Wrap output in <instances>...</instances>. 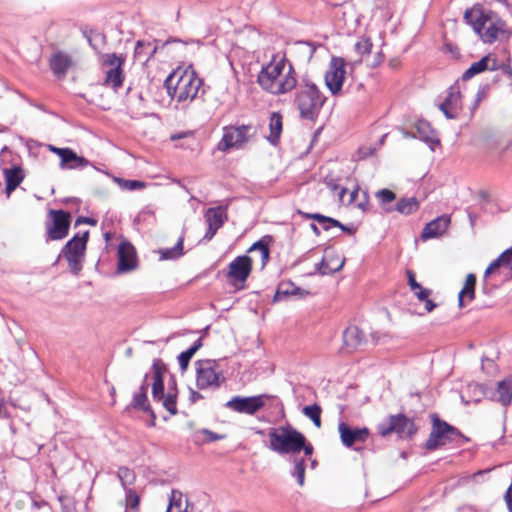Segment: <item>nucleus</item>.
I'll list each match as a JSON object with an SVG mask.
<instances>
[{
    "label": "nucleus",
    "mask_w": 512,
    "mask_h": 512,
    "mask_svg": "<svg viewBox=\"0 0 512 512\" xmlns=\"http://www.w3.org/2000/svg\"><path fill=\"white\" fill-rule=\"evenodd\" d=\"M125 60V56L117 55L115 53H108L103 56V65L107 67L104 85L111 87L114 90H117L122 86L124 80L122 67Z\"/></svg>",
    "instance_id": "obj_12"
},
{
    "label": "nucleus",
    "mask_w": 512,
    "mask_h": 512,
    "mask_svg": "<svg viewBox=\"0 0 512 512\" xmlns=\"http://www.w3.org/2000/svg\"><path fill=\"white\" fill-rule=\"evenodd\" d=\"M267 92L281 95L292 91L297 85L296 72L284 55H274L262 68L257 79Z\"/></svg>",
    "instance_id": "obj_1"
},
{
    "label": "nucleus",
    "mask_w": 512,
    "mask_h": 512,
    "mask_svg": "<svg viewBox=\"0 0 512 512\" xmlns=\"http://www.w3.org/2000/svg\"><path fill=\"white\" fill-rule=\"evenodd\" d=\"M271 240V237L266 236L260 239L259 241L255 242L250 248L249 252H258L260 254V260H261V266L264 267L268 260H269V247L268 242Z\"/></svg>",
    "instance_id": "obj_36"
},
{
    "label": "nucleus",
    "mask_w": 512,
    "mask_h": 512,
    "mask_svg": "<svg viewBox=\"0 0 512 512\" xmlns=\"http://www.w3.org/2000/svg\"><path fill=\"white\" fill-rule=\"evenodd\" d=\"M378 433L386 437L396 433L400 438H408L416 433L414 422L404 414L391 415L377 425Z\"/></svg>",
    "instance_id": "obj_10"
},
{
    "label": "nucleus",
    "mask_w": 512,
    "mask_h": 512,
    "mask_svg": "<svg viewBox=\"0 0 512 512\" xmlns=\"http://www.w3.org/2000/svg\"><path fill=\"white\" fill-rule=\"evenodd\" d=\"M252 130L251 125L225 127L222 139L217 146L218 150L226 152L232 148H242L252 137Z\"/></svg>",
    "instance_id": "obj_11"
},
{
    "label": "nucleus",
    "mask_w": 512,
    "mask_h": 512,
    "mask_svg": "<svg viewBox=\"0 0 512 512\" xmlns=\"http://www.w3.org/2000/svg\"><path fill=\"white\" fill-rule=\"evenodd\" d=\"M507 68L506 64L499 62L495 56L488 54L482 57L479 61L472 63L471 66L463 73L462 78L463 80H469L475 75L486 70L496 71Z\"/></svg>",
    "instance_id": "obj_22"
},
{
    "label": "nucleus",
    "mask_w": 512,
    "mask_h": 512,
    "mask_svg": "<svg viewBox=\"0 0 512 512\" xmlns=\"http://www.w3.org/2000/svg\"><path fill=\"white\" fill-rule=\"evenodd\" d=\"M5 416H6V413H5L4 403H3V401H0V417H5Z\"/></svg>",
    "instance_id": "obj_58"
},
{
    "label": "nucleus",
    "mask_w": 512,
    "mask_h": 512,
    "mask_svg": "<svg viewBox=\"0 0 512 512\" xmlns=\"http://www.w3.org/2000/svg\"><path fill=\"white\" fill-rule=\"evenodd\" d=\"M505 500L510 512H512V485L508 488L505 494Z\"/></svg>",
    "instance_id": "obj_53"
},
{
    "label": "nucleus",
    "mask_w": 512,
    "mask_h": 512,
    "mask_svg": "<svg viewBox=\"0 0 512 512\" xmlns=\"http://www.w3.org/2000/svg\"><path fill=\"white\" fill-rule=\"evenodd\" d=\"M271 398H273V396L267 394L250 397L234 396L225 404V406L237 413L253 415L262 409L266 402Z\"/></svg>",
    "instance_id": "obj_14"
},
{
    "label": "nucleus",
    "mask_w": 512,
    "mask_h": 512,
    "mask_svg": "<svg viewBox=\"0 0 512 512\" xmlns=\"http://www.w3.org/2000/svg\"><path fill=\"white\" fill-rule=\"evenodd\" d=\"M460 436L461 433L456 427L434 417L432 431L425 443V448L427 450H435L447 443L457 440Z\"/></svg>",
    "instance_id": "obj_8"
},
{
    "label": "nucleus",
    "mask_w": 512,
    "mask_h": 512,
    "mask_svg": "<svg viewBox=\"0 0 512 512\" xmlns=\"http://www.w3.org/2000/svg\"><path fill=\"white\" fill-rule=\"evenodd\" d=\"M407 274H408V285H409L411 291L418 289L420 284L416 281L414 273L411 271H408Z\"/></svg>",
    "instance_id": "obj_52"
},
{
    "label": "nucleus",
    "mask_w": 512,
    "mask_h": 512,
    "mask_svg": "<svg viewBox=\"0 0 512 512\" xmlns=\"http://www.w3.org/2000/svg\"><path fill=\"white\" fill-rule=\"evenodd\" d=\"M324 183L332 191H336L340 187L339 180L332 175H327L324 178Z\"/></svg>",
    "instance_id": "obj_51"
},
{
    "label": "nucleus",
    "mask_w": 512,
    "mask_h": 512,
    "mask_svg": "<svg viewBox=\"0 0 512 512\" xmlns=\"http://www.w3.org/2000/svg\"><path fill=\"white\" fill-rule=\"evenodd\" d=\"M344 263V258H340L335 254H326L317 265V271L322 275L332 274L341 270Z\"/></svg>",
    "instance_id": "obj_28"
},
{
    "label": "nucleus",
    "mask_w": 512,
    "mask_h": 512,
    "mask_svg": "<svg viewBox=\"0 0 512 512\" xmlns=\"http://www.w3.org/2000/svg\"><path fill=\"white\" fill-rule=\"evenodd\" d=\"M355 49L361 55L370 54L371 49H372V42H371L370 38H367V37L360 38L357 41V43L355 44Z\"/></svg>",
    "instance_id": "obj_47"
},
{
    "label": "nucleus",
    "mask_w": 512,
    "mask_h": 512,
    "mask_svg": "<svg viewBox=\"0 0 512 512\" xmlns=\"http://www.w3.org/2000/svg\"><path fill=\"white\" fill-rule=\"evenodd\" d=\"M481 474H482V471H478V473L475 474L474 476L481 475Z\"/></svg>",
    "instance_id": "obj_62"
},
{
    "label": "nucleus",
    "mask_w": 512,
    "mask_h": 512,
    "mask_svg": "<svg viewBox=\"0 0 512 512\" xmlns=\"http://www.w3.org/2000/svg\"><path fill=\"white\" fill-rule=\"evenodd\" d=\"M338 432L345 447H351L355 443H364L369 436V430L366 427L352 428L345 422L338 424Z\"/></svg>",
    "instance_id": "obj_23"
},
{
    "label": "nucleus",
    "mask_w": 512,
    "mask_h": 512,
    "mask_svg": "<svg viewBox=\"0 0 512 512\" xmlns=\"http://www.w3.org/2000/svg\"><path fill=\"white\" fill-rule=\"evenodd\" d=\"M295 102L301 117L313 121L318 116L325 102V97L314 83L303 81L297 92Z\"/></svg>",
    "instance_id": "obj_6"
},
{
    "label": "nucleus",
    "mask_w": 512,
    "mask_h": 512,
    "mask_svg": "<svg viewBox=\"0 0 512 512\" xmlns=\"http://www.w3.org/2000/svg\"><path fill=\"white\" fill-rule=\"evenodd\" d=\"M478 390L480 394L488 397L493 401L499 402L503 406H508L512 400V376L498 382L495 390L489 389L484 385L475 384L472 386Z\"/></svg>",
    "instance_id": "obj_16"
},
{
    "label": "nucleus",
    "mask_w": 512,
    "mask_h": 512,
    "mask_svg": "<svg viewBox=\"0 0 512 512\" xmlns=\"http://www.w3.org/2000/svg\"><path fill=\"white\" fill-rule=\"evenodd\" d=\"M419 208V202L416 198H401L396 204V210L404 215H410Z\"/></svg>",
    "instance_id": "obj_37"
},
{
    "label": "nucleus",
    "mask_w": 512,
    "mask_h": 512,
    "mask_svg": "<svg viewBox=\"0 0 512 512\" xmlns=\"http://www.w3.org/2000/svg\"><path fill=\"white\" fill-rule=\"evenodd\" d=\"M307 218L316 220L324 230H329L331 227H339L341 230L353 233V229L344 226L342 223H340L338 220L315 213V214H307Z\"/></svg>",
    "instance_id": "obj_35"
},
{
    "label": "nucleus",
    "mask_w": 512,
    "mask_h": 512,
    "mask_svg": "<svg viewBox=\"0 0 512 512\" xmlns=\"http://www.w3.org/2000/svg\"><path fill=\"white\" fill-rule=\"evenodd\" d=\"M506 66H507L508 68H507V69H502V70H503V72L510 74V73H511V68H510V66H508V65H506Z\"/></svg>",
    "instance_id": "obj_60"
},
{
    "label": "nucleus",
    "mask_w": 512,
    "mask_h": 512,
    "mask_svg": "<svg viewBox=\"0 0 512 512\" xmlns=\"http://www.w3.org/2000/svg\"><path fill=\"white\" fill-rule=\"evenodd\" d=\"M6 187L5 191L9 197L12 191H14L24 180L25 174L21 167L13 166L11 168H5L3 170Z\"/></svg>",
    "instance_id": "obj_27"
},
{
    "label": "nucleus",
    "mask_w": 512,
    "mask_h": 512,
    "mask_svg": "<svg viewBox=\"0 0 512 512\" xmlns=\"http://www.w3.org/2000/svg\"><path fill=\"white\" fill-rule=\"evenodd\" d=\"M117 475H118V478L121 481L122 486L125 489H127L126 487L128 485H131L134 482V480H135L134 472L131 469L127 468V467H120L118 469Z\"/></svg>",
    "instance_id": "obj_45"
},
{
    "label": "nucleus",
    "mask_w": 512,
    "mask_h": 512,
    "mask_svg": "<svg viewBox=\"0 0 512 512\" xmlns=\"http://www.w3.org/2000/svg\"><path fill=\"white\" fill-rule=\"evenodd\" d=\"M302 450H304L305 456L310 457L313 453V446L310 443H307V440L305 439Z\"/></svg>",
    "instance_id": "obj_55"
},
{
    "label": "nucleus",
    "mask_w": 512,
    "mask_h": 512,
    "mask_svg": "<svg viewBox=\"0 0 512 512\" xmlns=\"http://www.w3.org/2000/svg\"><path fill=\"white\" fill-rule=\"evenodd\" d=\"M348 190L346 188H341L339 192V200L342 203L351 204L356 200V197L358 195L359 190L354 189L349 193L348 199L345 200V196L347 194Z\"/></svg>",
    "instance_id": "obj_49"
},
{
    "label": "nucleus",
    "mask_w": 512,
    "mask_h": 512,
    "mask_svg": "<svg viewBox=\"0 0 512 512\" xmlns=\"http://www.w3.org/2000/svg\"><path fill=\"white\" fill-rule=\"evenodd\" d=\"M487 363H488V364H490V365H492V364H493V361L488 360V361H487Z\"/></svg>",
    "instance_id": "obj_61"
},
{
    "label": "nucleus",
    "mask_w": 512,
    "mask_h": 512,
    "mask_svg": "<svg viewBox=\"0 0 512 512\" xmlns=\"http://www.w3.org/2000/svg\"><path fill=\"white\" fill-rule=\"evenodd\" d=\"M311 229L313 230V232H314L316 235H319V234H320V231H319L318 227H317L315 224H311Z\"/></svg>",
    "instance_id": "obj_59"
},
{
    "label": "nucleus",
    "mask_w": 512,
    "mask_h": 512,
    "mask_svg": "<svg viewBox=\"0 0 512 512\" xmlns=\"http://www.w3.org/2000/svg\"><path fill=\"white\" fill-rule=\"evenodd\" d=\"M162 259H176L183 255V238L180 237L173 248L160 250Z\"/></svg>",
    "instance_id": "obj_42"
},
{
    "label": "nucleus",
    "mask_w": 512,
    "mask_h": 512,
    "mask_svg": "<svg viewBox=\"0 0 512 512\" xmlns=\"http://www.w3.org/2000/svg\"><path fill=\"white\" fill-rule=\"evenodd\" d=\"M405 136L419 138L420 140L428 143L431 147L433 144L439 143V141L435 137L434 130L431 128L430 124L425 120L417 121L415 123V132L406 133Z\"/></svg>",
    "instance_id": "obj_26"
},
{
    "label": "nucleus",
    "mask_w": 512,
    "mask_h": 512,
    "mask_svg": "<svg viewBox=\"0 0 512 512\" xmlns=\"http://www.w3.org/2000/svg\"><path fill=\"white\" fill-rule=\"evenodd\" d=\"M174 499H175V491L172 492V498L170 500V504H169L166 512H187L186 507L182 508L181 503L175 502Z\"/></svg>",
    "instance_id": "obj_50"
},
{
    "label": "nucleus",
    "mask_w": 512,
    "mask_h": 512,
    "mask_svg": "<svg viewBox=\"0 0 512 512\" xmlns=\"http://www.w3.org/2000/svg\"><path fill=\"white\" fill-rule=\"evenodd\" d=\"M412 292L418 298L419 301L425 303V309L427 310V312H431L434 310L436 304L429 299V296L432 293L431 290L424 288L420 285L418 289L412 290Z\"/></svg>",
    "instance_id": "obj_40"
},
{
    "label": "nucleus",
    "mask_w": 512,
    "mask_h": 512,
    "mask_svg": "<svg viewBox=\"0 0 512 512\" xmlns=\"http://www.w3.org/2000/svg\"><path fill=\"white\" fill-rule=\"evenodd\" d=\"M464 19L485 43H493L506 32L505 22L494 12L485 11L480 5L467 9Z\"/></svg>",
    "instance_id": "obj_3"
},
{
    "label": "nucleus",
    "mask_w": 512,
    "mask_h": 512,
    "mask_svg": "<svg viewBox=\"0 0 512 512\" xmlns=\"http://www.w3.org/2000/svg\"><path fill=\"white\" fill-rule=\"evenodd\" d=\"M168 95L176 102L177 109H186L197 98L203 80L189 66L174 70L165 80Z\"/></svg>",
    "instance_id": "obj_2"
},
{
    "label": "nucleus",
    "mask_w": 512,
    "mask_h": 512,
    "mask_svg": "<svg viewBox=\"0 0 512 512\" xmlns=\"http://www.w3.org/2000/svg\"><path fill=\"white\" fill-rule=\"evenodd\" d=\"M89 231L77 233L63 247L61 254L67 260L70 271L78 275L82 270Z\"/></svg>",
    "instance_id": "obj_7"
},
{
    "label": "nucleus",
    "mask_w": 512,
    "mask_h": 512,
    "mask_svg": "<svg viewBox=\"0 0 512 512\" xmlns=\"http://www.w3.org/2000/svg\"><path fill=\"white\" fill-rule=\"evenodd\" d=\"M293 464L294 467L293 470L291 471V474L292 476L296 477L297 483L300 486H303L305 481L306 461L304 458L294 455Z\"/></svg>",
    "instance_id": "obj_39"
},
{
    "label": "nucleus",
    "mask_w": 512,
    "mask_h": 512,
    "mask_svg": "<svg viewBox=\"0 0 512 512\" xmlns=\"http://www.w3.org/2000/svg\"><path fill=\"white\" fill-rule=\"evenodd\" d=\"M376 197L382 204H389L395 200L396 195L389 189H381L376 192Z\"/></svg>",
    "instance_id": "obj_48"
},
{
    "label": "nucleus",
    "mask_w": 512,
    "mask_h": 512,
    "mask_svg": "<svg viewBox=\"0 0 512 512\" xmlns=\"http://www.w3.org/2000/svg\"><path fill=\"white\" fill-rule=\"evenodd\" d=\"M500 268L512 271V247L505 250L499 257L493 260L486 268L484 278L487 279L490 275L496 273Z\"/></svg>",
    "instance_id": "obj_30"
},
{
    "label": "nucleus",
    "mask_w": 512,
    "mask_h": 512,
    "mask_svg": "<svg viewBox=\"0 0 512 512\" xmlns=\"http://www.w3.org/2000/svg\"><path fill=\"white\" fill-rule=\"evenodd\" d=\"M439 109L448 119L457 118L462 109L461 93L458 86H451L446 91L444 100L439 103Z\"/></svg>",
    "instance_id": "obj_20"
},
{
    "label": "nucleus",
    "mask_w": 512,
    "mask_h": 512,
    "mask_svg": "<svg viewBox=\"0 0 512 512\" xmlns=\"http://www.w3.org/2000/svg\"><path fill=\"white\" fill-rule=\"evenodd\" d=\"M345 60L341 57H332L329 67L325 73V83L333 95H338L345 80Z\"/></svg>",
    "instance_id": "obj_15"
},
{
    "label": "nucleus",
    "mask_w": 512,
    "mask_h": 512,
    "mask_svg": "<svg viewBox=\"0 0 512 512\" xmlns=\"http://www.w3.org/2000/svg\"><path fill=\"white\" fill-rule=\"evenodd\" d=\"M270 134L267 136V140L272 144L276 145L280 139L282 132V116L278 112H273L270 116L269 123Z\"/></svg>",
    "instance_id": "obj_34"
},
{
    "label": "nucleus",
    "mask_w": 512,
    "mask_h": 512,
    "mask_svg": "<svg viewBox=\"0 0 512 512\" xmlns=\"http://www.w3.org/2000/svg\"><path fill=\"white\" fill-rule=\"evenodd\" d=\"M202 398V395L196 391L191 390L190 399L192 402H196V400Z\"/></svg>",
    "instance_id": "obj_57"
},
{
    "label": "nucleus",
    "mask_w": 512,
    "mask_h": 512,
    "mask_svg": "<svg viewBox=\"0 0 512 512\" xmlns=\"http://www.w3.org/2000/svg\"><path fill=\"white\" fill-rule=\"evenodd\" d=\"M269 448L278 454L296 455L304 446L305 436L290 425L269 430Z\"/></svg>",
    "instance_id": "obj_4"
},
{
    "label": "nucleus",
    "mask_w": 512,
    "mask_h": 512,
    "mask_svg": "<svg viewBox=\"0 0 512 512\" xmlns=\"http://www.w3.org/2000/svg\"><path fill=\"white\" fill-rule=\"evenodd\" d=\"M196 383L199 389L218 387L221 373L215 360H198L196 363Z\"/></svg>",
    "instance_id": "obj_13"
},
{
    "label": "nucleus",
    "mask_w": 512,
    "mask_h": 512,
    "mask_svg": "<svg viewBox=\"0 0 512 512\" xmlns=\"http://www.w3.org/2000/svg\"><path fill=\"white\" fill-rule=\"evenodd\" d=\"M204 218L208 226L204 239L210 241L227 220L226 207L217 206L208 208L204 214Z\"/></svg>",
    "instance_id": "obj_19"
},
{
    "label": "nucleus",
    "mask_w": 512,
    "mask_h": 512,
    "mask_svg": "<svg viewBox=\"0 0 512 512\" xmlns=\"http://www.w3.org/2000/svg\"><path fill=\"white\" fill-rule=\"evenodd\" d=\"M450 224V217L447 215H442L424 227L421 237L423 240L435 238L444 234Z\"/></svg>",
    "instance_id": "obj_24"
},
{
    "label": "nucleus",
    "mask_w": 512,
    "mask_h": 512,
    "mask_svg": "<svg viewBox=\"0 0 512 512\" xmlns=\"http://www.w3.org/2000/svg\"><path fill=\"white\" fill-rule=\"evenodd\" d=\"M88 223V224H91V225H95L96 224V221L93 220V219H90V218H78L77 221H76V224H79V223Z\"/></svg>",
    "instance_id": "obj_56"
},
{
    "label": "nucleus",
    "mask_w": 512,
    "mask_h": 512,
    "mask_svg": "<svg viewBox=\"0 0 512 512\" xmlns=\"http://www.w3.org/2000/svg\"><path fill=\"white\" fill-rule=\"evenodd\" d=\"M51 223L47 224V235L51 240H60L67 236L70 227V214L63 210L49 212Z\"/></svg>",
    "instance_id": "obj_17"
},
{
    "label": "nucleus",
    "mask_w": 512,
    "mask_h": 512,
    "mask_svg": "<svg viewBox=\"0 0 512 512\" xmlns=\"http://www.w3.org/2000/svg\"><path fill=\"white\" fill-rule=\"evenodd\" d=\"M253 261L247 255L237 256L227 267L226 278L236 290H243L252 271Z\"/></svg>",
    "instance_id": "obj_9"
},
{
    "label": "nucleus",
    "mask_w": 512,
    "mask_h": 512,
    "mask_svg": "<svg viewBox=\"0 0 512 512\" xmlns=\"http://www.w3.org/2000/svg\"><path fill=\"white\" fill-rule=\"evenodd\" d=\"M181 136H177V138H180ZM172 139H176V136H172Z\"/></svg>",
    "instance_id": "obj_63"
},
{
    "label": "nucleus",
    "mask_w": 512,
    "mask_h": 512,
    "mask_svg": "<svg viewBox=\"0 0 512 512\" xmlns=\"http://www.w3.org/2000/svg\"><path fill=\"white\" fill-rule=\"evenodd\" d=\"M152 397L154 401H161L163 407L171 414H177V389L175 381L169 387L167 394L164 393V374L167 372L165 364L160 359H155L152 364Z\"/></svg>",
    "instance_id": "obj_5"
},
{
    "label": "nucleus",
    "mask_w": 512,
    "mask_h": 512,
    "mask_svg": "<svg viewBox=\"0 0 512 512\" xmlns=\"http://www.w3.org/2000/svg\"><path fill=\"white\" fill-rule=\"evenodd\" d=\"M300 293V289L294 286L293 283L283 282L278 286L275 300H281L282 296L297 295Z\"/></svg>",
    "instance_id": "obj_43"
},
{
    "label": "nucleus",
    "mask_w": 512,
    "mask_h": 512,
    "mask_svg": "<svg viewBox=\"0 0 512 512\" xmlns=\"http://www.w3.org/2000/svg\"><path fill=\"white\" fill-rule=\"evenodd\" d=\"M115 181L119 184V186L126 190H138L145 187V183L138 180H125L121 178H116Z\"/></svg>",
    "instance_id": "obj_46"
},
{
    "label": "nucleus",
    "mask_w": 512,
    "mask_h": 512,
    "mask_svg": "<svg viewBox=\"0 0 512 512\" xmlns=\"http://www.w3.org/2000/svg\"><path fill=\"white\" fill-rule=\"evenodd\" d=\"M117 272L120 274L131 272L137 268L138 261L136 251L129 242H121L118 246Z\"/></svg>",
    "instance_id": "obj_21"
},
{
    "label": "nucleus",
    "mask_w": 512,
    "mask_h": 512,
    "mask_svg": "<svg viewBox=\"0 0 512 512\" xmlns=\"http://www.w3.org/2000/svg\"><path fill=\"white\" fill-rule=\"evenodd\" d=\"M202 432L208 436L209 441H215L223 438L222 436L217 435L207 429H203Z\"/></svg>",
    "instance_id": "obj_54"
},
{
    "label": "nucleus",
    "mask_w": 512,
    "mask_h": 512,
    "mask_svg": "<svg viewBox=\"0 0 512 512\" xmlns=\"http://www.w3.org/2000/svg\"><path fill=\"white\" fill-rule=\"evenodd\" d=\"M147 379H148V374L145 375L144 382L140 386L139 391L134 394L131 406L134 409L142 410L145 412L150 411L153 419H155V414L151 411L150 405L148 402V398H147V389H148Z\"/></svg>",
    "instance_id": "obj_31"
},
{
    "label": "nucleus",
    "mask_w": 512,
    "mask_h": 512,
    "mask_svg": "<svg viewBox=\"0 0 512 512\" xmlns=\"http://www.w3.org/2000/svg\"><path fill=\"white\" fill-rule=\"evenodd\" d=\"M303 414L308 417L317 428L321 427L322 409L318 404L305 406L302 410Z\"/></svg>",
    "instance_id": "obj_41"
},
{
    "label": "nucleus",
    "mask_w": 512,
    "mask_h": 512,
    "mask_svg": "<svg viewBox=\"0 0 512 512\" xmlns=\"http://www.w3.org/2000/svg\"><path fill=\"white\" fill-rule=\"evenodd\" d=\"M125 490H126V496H125L126 508L137 511L139 508V504H140L139 495L133 489L127 488Z\"/></svg>",
    "instance_id": "obj_44"
},
{
    "label": "nucleus",
    "mask_w": 512,
    "mask_h": 512,
    "mask_svg": "<svg viewBox=\"0 0 512 512\" xmlns=\"http://www.w3.org/2000/svg\"><path fill=\"white\" fill-rule=\"evenodd\" d=\"M201 346L202 341L201 338H199L194 342V344L189 349L180 353V355L178 356V362L182 371H185L187 369L191 358Z\"/></svg>",
    "instance_id": "obj_38"
},
{
    "label": "nucleus",
    "mask_w": 512,
    "mask_h": 512,
    "mask_svg": "<svg viewBox=\"0 0 512 512\" xmlns=\"http://www.w3.org/2000/svg\"><path fill=\"white\" fill-rule=\"evenodd\" d=\"M157 46L150 41L139 40L134 50V58L142 63H146L156 53Z\"/></svg>",
    "instance_id": "obj_32"
},
{
    "label": "nucleus",
    "mask_w": 512,
    "mask_h": 512,
    "mask_svg": "<svg viewBox=\"0 0 512 512\" xmlns=\"http://www.w3.org/2000/svg\"><path fill=\"white\" fill-rule=\"evenodd\" d=\"M48 149L60 158L59 166L61 169L84 168L90 164L87 159L79 156L70 148H59L53 145H48Z\"/></svg>",
    "instance_id": "obj_18"
},
{
    "label": "nucleus",
    "mask_w": 512,
    "mask_h": 512,
    "mask_svg": "<svg viewBox=\"0 0 512 512\" xmlns=\"http://www.w3.org/2000/svg\"><path fill=\"white\" fill-rule=\"evenodd\" d=\"M475 285L476 276L472 273L468 274L466 277L464 287L458 294V302L460 307H463L465 305V302H471L474 299Z\"/></svg>",
    "instance_id": "obj_33"
},
{
    "label": "nucleus",
    "mask_w": 512,
    "mask_h": 512,
    "mask_svg": "<svg viewBox=\"0 0 512 512\" xmlns=\"http://www.w3.org/2000/svg\"><path fill=\"white\" fill-rule=\"evenodd\" d=\"M49 64L51 70L57 77H63L72 66L73 61L70 55L59 51L51 56Z\"/></svg>",
    "instance_id": "obj_25"
},
{
    "label": "nucleus",
    "mask_w": 512,
    "mask_h": 512,
    "mask_svg": "<svg viewBox=\"0 0 512 512\" xmlns=\"http://www.w3.org/2000/svg\"><path fill=\"white\" fill-rule=\"evenodd\" d=\"M365 342L363 332L357 326H349L343 332V344L349 350H355Z\"/></svg>",
    "instance_id": "obj_29"
}]
</instances>
